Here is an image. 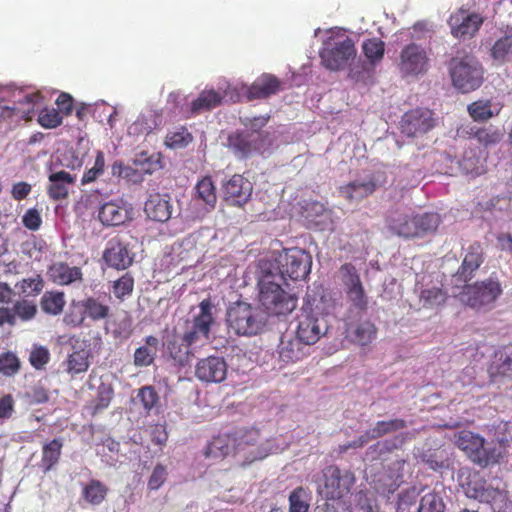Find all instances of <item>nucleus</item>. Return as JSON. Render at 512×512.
Masks as SVG:
<instances>
[{
    "mask_svg": "<svg viewBox=\"0 0 512 512\" xmlns=\"http://www.w3.org/2000/svg\"><path fill=\"white\" fill-rule=\"evenodd\" d=\"M441 223L438 213H415L406 207H397L388 212L386 226L388 230L404 239L424 238L434 234Z\"/></svg>",
    "mask_w": 512,
    "mask_h": 512,
    "instance_id": "obj_1",
    "label": "nucleus"
},
{
    "mask_svg": "<svg viewBox=\"0 0 512 512\" xmlns=\"http://www.w3.org/2000/svg\"><path fill=\"white\" fill-rule=\"evenodd\" d=\"M307 308L310 310L311 320H318L319 317L327 316L333 310L334 304L326 298L325 295H321L319 299L308 296Z\"/></svg>",
    "mask_w": 512,
    "mask_h": 512,
    "instance_id": "obj_43",
    "label": "nucleus"
},
{
    "mask_svg": "<svg viewBox=\"0 0 512 512\" xmlns=\"http://www.w3.org/2000/svg\"><path fill=\"white\" fill-rule=\"evenodd\" d=\"M41 98L39 92L25 94L23 98L18 101V104L27 105V108L0 105V121L13 119L18 114H21V117L30 118V113L33 112L35 105L39 103Z\"/></svg>",
    "mask_w": 512,
    "mask_h": 512,
    "instance_id": "obj_23",
    "label": "nucleus"
},
{
    "mask_svg": "<svg viewBox=\"0 0 512 512\" xmlns=\"http://www.w3.org/2000/svg\"><path fill=\"white\" fill-rule=\"evenodd\" d=\"M305 347L306 346L294 336V333L286 332L283 334L277 350L281 367L302 360L306 355Z\"/></svg>",
    "mask_w": 512,
    "mask_h": 512,
    "instance_id": "obj_19",
    "label": "nucleus"
},
{
    "mask_svg": "<svg viewBox=\"0 0 512 512\" xmlns=\"http://www.w3.org/2000/svg\"><path fill=\"white\" fill-rule=\"evenodd\" d=\"M504 453L505 449L502 443H486L484 440L481 448L474 454L473 462L482 467L493 465L499 462Z\"/></svg>",
    "mask_w": 512,
    "mask_h": 512,
    "instance_id": "obj_29",
    "label": "nucleus"
},
{
    "mask_svg": "<svg viewBox=\"0 0 512 512\" xmlns=\"http://www.w3.org/2000/svg\"><path fill=\"white\" fill-rule=\"evenodd\" d=\"M138 397L146 410H151L158 400L157 393L150 386L141 388Z\"/></svg>",
    "mask_w": 512,
    "mask_h": 512,
    "instance_id": "obj_64",
    "label": "nucleus"
},
{
    "mask_svg": "<svg viewBox=\"0 0 512 512\" xmlns=\"http://www.w3.org/2000/svg\"><path fill=\"white\" fill-rule=\"evenodd\" d=\"M98 218L105 226H118L128 219V211L118 202L110 201L100 207Z\"/></svg>",
    "mask_w": 512,
    "mask_h": 512,
    "instance_id": "obj_26",
    "label": "nucleus"
},
{
    "mask_svg": "<svg viewBox=\"0 0 512 512\" xmlns=\"http://www.w3.org/2000/svg\"><path fill=\"white\" fill-rule=\"evenodd\" d=\"M253 184L240 174H234L222 185L223 199L228 205L241 207L251 198Z\"/></svg>",
    "mask_w": 512,
    "mask_h": 512,
    "instance_id": "obj_13",
    "label": "nucleus"
},
{
    "mask_svg": "<svg viewBox=\"0 0 512 512\" xmlns=\"http://www.w3.org/2000/svg\"><path fill=\"white\" fill-rule=\"evenodd\" d=\"M22 222L29 230L36 231L42 224L41 215L35 208L28 209L22 218Z\"/></svg>",
    "mask_w": 512,
    "mask_h": 512,
    "instance_id": "obj_63",
    "label": "nucleus"
},
{
    "mask_svg": "<svg viewBox=\"0 0 512 512\" xmlns=\"http://www.w3.org/2000/svg\"><path fill=\"white\" fill-rule=\"evenodd\" d=\"M463 286L461 300L472 308H482L492 304L501 294L502 287L500 282L490 277L481 282H475L470 285L460 284Z\"/></svg>",
    "mask_w": 512,
    "mask_h": 512,
    "instance_id": "obj_6",
    "label": "nucleus"
},
{
    "mask_svg": "<svg viewBox=\"0 0 512 512\" xmlns=\"http://www.w3.org/2000/svg\"><path fill=\"white\" fill-rule=\"evenodd\" d=\"M485 260L484 249L481 243L474 242L470 244L464 255L462 264L454 275V282L456 286L466 284L471 281L476 271L483 264Z\"/></svg>",
    "mask_w": 512,
    "mask_h": 512,
    "instance_id": "obj_14",
    "label": "nucleus"
},
{
    "mask_svg": "<svg viewBox=\"0 0 512 512\" xmlns=\"http://www.w3.org/2000/svg\"><path fill=\"white\" fill-rule=\"evenodd\" d=\"M449 73L453 86L462 93L478 89L484 80V70L474 55L454 57L449 62Z\"/></svg>",
    "mask_w": 512,
    "mask_h": 512,
    "instance_id": "obj_5",
    "label": "nucleus"
},
{
    "mask_svg": "<svg viewBox=\"0 0 512 512\" xmlns=\"http://www.w3.org/2000/svg\"><path fill=\"white\" fill-rule=\"evenodd\" d=\"M196 376L203 382L220 383L226 379L227 364L221 357L202 359L197 363Z\"/></svg>",
    "mask_w": 512,
    "mask_h": 512,
    "instance_id": "obj_18",
    "label": "nucleus"
},
{
    "mask_svg": "<svg viewBox=\"0 0 512 512\" xmlns=\"http://www.w3.org/2000/svg\"><path fill=\"white\" fill-rule=\"evenodd\" d=\"M210 322H184L175 329V334L166 340L171 357L183 365L188 361L190 346L202 344L208 339Z\"/></svg>",
    "mask_w": 512,
    "mask_h": 512,
    "instance_id": "obj_2",
    "label": "nucleus"
},
{
    "mask_svg": "<svg viewBox=\"0 0 512 512\" xmlns=\"http://www.w3.org/2000/svg\"><path fill=\"white\" fill-rule=\"evenodd\" d=\"M80 306L84 317L94 320L105 318L109 313V306L96 298H87L80 303Z\"/></svg>",
    "mask_w": 512,
    "mask_h": 512,
    "instance_id": "obj_42",
    "label": "nucleus"
},
{
    "mask_svg": "<svg viewBox=\"0 0 512 512\" xmlns=\"http://www.w3.org/2000/svg\"><path fill=\"white\" fill-rule=\"evenodd\" d=\"M296 327L290 333L300 340L305 346L316 343L326 332L322 322H295Z\"/></svg>",
    "mask_w": 512,
    "mask_h": 512,
    "instance_id": "obj_27",
    "label": "nucleus"
},
{
    "mask_svg": "<svg viewBox=\"0 0 512 512\" xmlns=\"http://www.w3.org/2000/svg\"><path fill=\"white\" fill-rule=\"evenodd\" d=\"M199 312L193 316V320H214L218 314V303L215 298L207 297L198 305Z\"/></svg>",
    "mask_w": 512,
    "mask_h": 512,
    "instance_id": "obj_51",
    "label": "nucleus"
},
{
    "mask_svg": "<svg viewBox=\"0 0 512 512\" xmlns=\"http://www.w3.org/2000/svg\"><path fill=\"white\" fill-rule=\"evenodd\" d=\"M346 337L353 343L364 346L376 337L373 322H347Z\"/></svg>",
    "mask_w": 512,
    "mask_h": 512,
    "instance_id": "obj_24",
    "label": "nucleus"
},
{
    "mask_svg": "<svg viewBox=\"0 0 512 512\" xmlns=\"http://www.w3.org/2000/svg\"><path fill=\"white\" fill-rule=\"evenodd\" d=\"M107 487L98 480H90L82 487L83 499L92 505L100 504L106 497Z\"/></svg>",
    "mask_w": 512,
    "mask_h": 512,
    "instance_id": "obj_40",
    "label": "nucleus"
},
{
    "mask_svg": "<svg viewBox=\"0 0 512 512\" xmlns=\"http://www.w3.org/2000/svg\"><path fill=\"white\" fill-rule=\"evenodd\" d=\"M69 345L72 347L73 352L70 353L65 362H63V366L65 367V371L72 377L75 375L84 373L89 368V357L90 350L87 348V345L84 341H81L77 338H69L67 340ZM59 343H66V337H59Z\"/></svg>",
    "mask_w": 512,
    "mask_h": 512,
    "instance_id": "obj_12",
    "label": "nucleus"
},
{
    "mask_svg": "<svg viewBox=\"0 0 512 512\" xmlns=\"http://www.w3.org/2000/svg\"><path fill=\"white\" fill-rule=\"evenodd\" d=\"M282 89V81L273 74L263 73L247 87L244 96L247 101L266 99Z\"/></svg>",
    "mask_w": 512,
    "mask_h": 512,
    "instance_id": "obj_17",
    "label": "nucleus"
},
{
    "mask_svg": "<svg viewBox=\"0 0 512 512\" xmlns=\"http://www.w3.org/2000/svg\"><path fill=\"white\" fill-rule=\"evenodd\" d=\"M223 95L214 90H203L199 96L191 102V114L198 115L204 111H209L222 103Z\"/></svg>",
    "mask_w": 512,
    "mask_h": 512,
    "instance_id": "obj_32",
    "label": "nucleus"
},
{
    "mask_svg": "<svg viewBox=\"0 0 512 512\" xmlns=\"http://www.w3.org/2000/svg\"><path fill=\"white\" fill-rule=\"evenodd\" d=\"M50 353L43 346H34L30 352L29 361L36 369L43 368L49 361Z\"/></svg>",
    "mask_w": 512,
    "mask_h": 512,
    "instance_id": "obj_61",
    "label": "nucleus"
},
{
    "mask_svg": "<svg viewBox=\"0 0 512 512\" xmlns=\"http://www.w3.org/2000/svg\"><path fill=\"white\" fill-rule=\"evenodd\" d=\"M63 442L61 439H53L43 445L40 466L45 472L49 471L59 460Z\"/></svg>",
    "mask_w": 512,
    "mask_h": 512,
    "instance_id": "obj_39",
    "label": "nucleus"
},
{
    "mask_svg": "<svg viewBox=\"0 0 512 512\" xmlns=\"http://www.w3.org/2000/svg\"><path fill=\"white\" fill-rule=\"evenodd\" d=\"M465 492L468 497L489 502L497 496L499 490L488 484L485 480L474 477L467 483Z\"/></svg>",
    "mask_w": 512,
    "mask_h": 512,
    "instance_id": "obj_31",
    "label": "nucleus"
},
{
    "mask_svg": "<svg viewBox=\"0 0 512 512\" xmlns=\"http://www.w3.org/2000/svg\"><path fill=\"white\" fill-rule=\"evenodd\" d=\"M279 271L283 279L291 280L305 279L312 265V258L309 253L300 248L285 249L279 255Z\"/></svg>",
    "mask_w": 512,
    "mask_h": 512,
    "instance_id": "obj_7",
    "label": "nucleus"
},
{
    "mask_svg": "<svg viewBox=\"0 0 512 512\" xmlns=\"http://www.w3.org/2000/svg\"><path fill=\"white\" fill-rule=\"evenodd\" d=\"M258 288L259 302L270 316H286L297 306V298L286 292L271 273L260 278Z\"/></svg>",
    "mask_w": 512,
    "mask_h": 512,
    "instance_id": "obj_3",
    "label": "nucleus"
},
{
    "mask_svg": "<svg viewBox=\"0 0 512 512\" xmlns=\"http://www.w3.org/2000/svg\"><path fill=\"white\" fill-rule=\"evenodd\" d=\"M37 312V305L30 300L20 299L12 303V306H0V320L32 319Z\"/></svg>",
    "mask_w": 512,
    "mask_h": 512,
    "instance_id": "obj_22",
    "label": "nucleus"
},
{
    "mask_svg": "<svg viewBox=\"0 0 512 512\" xmlns=\"http://www.w3.org/2000/svg\"><path fill=\"white\" fill-rule=\"evenodd\" d=\"M105 167V158L104 153L102 151H97L95 162L92 168L88 169L82 179L81 183L83 185L91 183L95 181L100 175L103 174Z\"/></svg>",
    "mask_w": 512,
    "mask_h": 512,
    "instance_id": "obj_53",
    "label": "nucleus"
},
{
    "mask_svg": "<svg viewBox=\"0 0 512 512\" xmlns=\"http://www.w3.org/2000/svg\"><path fill=\"white\" fill-rule=\"evenodd\" d=\"M346 293L354 307L360 310L366 309L368 302L362 283L346 289Z\"/></svg>",
    "mask_w": 512,
    "mask_h": 512,
    "instance_id": "obj_57",
    "label": "nucleus"
},
{
    "mask_svg": "<svg viewBox=\"0 0 512 512\" xmlns=\"http://www.w3.org/2000/svg\"><path fill=\"white\" fill-rule=\"evenodd\" d=\"M38 123L47 129L56 128L62 124V116L55 108H45L38 115Z\"/></svg>",
    "mask_w": 512,
    "mask_h": 512,
    "instance_id": "obj_52",
    "label": "nucleus"
},
{
    "mask_svg": "<svg viewBox=\"0 0 512 512\" xmlns=\"http://www.w3.org/2000/svg\"><path fill=\"white\" fill-rule=\"evenodd\" d=\"M484 18L478 13H468L465 9L460 8L452 13L448 20L451 34L460 40L473 38L480 30Z\"/></svg>",
    "mask_w": 512,
    "mask_h": 512,
    "instance_id": "obj_9",
    "label": "nucleus"
},
{
    "mask_svg": "<svg viewBox=\"0 0 512 512\" xmlns=\"http://www.w3.org/2000/svg\"><path fill=\"white\" fill-rule=\"evenodd\" d=\"M305 497L306 493L303 488L292 491L289 496V512H308L309 504Z\"/></svg>",
    "mask_w": 512,
    "mask_h": 512,
    "instance_id": "obj_56",
    "label": "nucleus"
},
{
    "mask_svg": "<svg viewBox=\"0 0 512 512\" xmlns=\"http://www.w3.org/2000/svg\"><path fill=\"white\" fill-rule=\"evenodd\" d=\"M48 275L58 285H69L76 281H82V271L79 267H70L67 263L59 262L50 266Z\"/></svg>",
    "mask_w": 512,
    "mask_h": 512,
    "instance_id": "obj_25",
    "label": "nucleus"
},
{
    "mask_svg": "<svg viewBox=\"0 0 512 512\" xmlns=\"http://www.w3.org/2000/svg\"><path fill=\"white\" fill-rule=\"evenodd\" d=\"M356 55L353 39L340 32L327 37L319 52L321 64L329 71L344 70Z\"/></svg>",
    "mask_w": 512,
    "mask_h": 512,
    "instance_id": "obj_4",
    "label": "nucleus"
},
{
    "mask_svg": "<svg viewBox=\"0 0 512 512\" xmlns=\"http://www.w3.org/2000/svg\"><path fill=\"white\" fill-rule=\"evenodd\" d=\"M404 427L405 422L402 419L379 421L365 435L349 444V447H362L369 439L381 437L386 433L397 431Z\"/></svg>",
    "mask_w": 512,
    "mask_h": 512,
    "instance_id": "obj_28",
    "label": "nucleus"
},
{
    "mask_svg": "<svg viewBox=\"0 0 512 512\" xmlns=\"http://www.w3.org/2000/svg\"><path fill=\"white\" fill-rule=\"evenodd\" d=\"M195 189L199 199L210 206L215 205L217 197L215 186L211 177H203L197 182Z\"/></svg>",
    "mask_w": 512,
    "mask_h": 512,
    "instance_id": "obj_47",
    "label": "nucleus"
},
{
    "mask_svg": "<svg viewBox=\"0 0 512 512\" xmlns=\"http://www.w3.org/2000/svg\"><path fill=\"white\" fill-rule=\"evenodd\" d=\"M193 141L192 134L185 127H180L167 134L165 144L172 149H179L188 146Z\"/></svg>",
    "mask_w": 512,
    "mask_h": 512,
    "instance_id": "obj_48",
    "label": "nucleus"
},
{
    "mask_svg": "<svg viewBox=\"0 0 512 512\" xmlns=\"http://www.w3.org/2000/svg\"><path fill=\"white\" fill-rule=\"evenodd\" d=\"M144 212L150 220L166 222L171 218L172 205L168 195L154 193L145 202Z\"/></svg>",
    "mask_w": 512,
    "mask_h": 512,
    "instance_id": "obj_20",
    "label": "nucleus"
},
{
    "mask_svg": "<svg viewBox=\"0 0 512 512\" xmlns=\"http://www.w3.org/2000/svg\"><path fill=\"white\" fill-rule=\"evenodd\" d=\"M444 504L440 496L428 493L421 499L418 512H443Z\"/></svg>",
    "mask_w": 512,
    "mask_h": 512,
    "instance_id": "obj_55",
    "label": "nucleus"
},
{
    "mask_svg": "<svg viewBox=\"0 0 512 512\" xmlns=\"http://www.w3.org/2000/svg\"><path fill=\"white\" fill-rule=\"evenodd\" d=\"M19 291L26 296H37L44 289V280L40 274L24 278L15 285Z\"/></svg>",
    "mask_w": 512,
    "mask_h": 512,
    "instance_id": "obj_46",
    "label": "nucleus"
},
{
    "mask_svg": "<svg viewBox=\"0 0 512 512\" xmlns=\"http://www.w3.org/2000/svg\"><path fill=\"white\" fill-rule=\"evenodd\" d=\"M133 288L134 279L129 273H126L114 282L113 293L118 299H123L133 292Z\"/></svg>",
    "mask_w": 512,
    "mask_h": 512,
    "instance_id": "obj_54",
    "label": "nucleus"
},
{
    "mask_svg": "<svg viewBox=\"0 0 512 512\" xmlns=\"http://www.w3.org/2000/svg\"><path fill=\"white\" fill-rule=\"evenodd\" d=\"M103 258L108 266L117 270H125L132 265L134 254L128 248L127 243L115 237L108 242Z\"/></svg>",
    "mask_w": 512,
    "mask_h": 512,
    "instance_id": "obj_16",
    "label": "nucleus"
},
{
    "mask_svg": "<svg viewBox=\"0 0 512 512\" xmlns=\"http://www.w3.org/2000/svg\"><path fill=\"white\" fill-rule=\"evenodd\" d=\"M484 443V438L470 431H461L455 436V444L473 461L474 454Z\"/></svg>",
    "mask_w": 512,
    "mask_h": 512,
    "instance_id": "obj_35",
    "label": "nucleus"
},
{
    "mask_svg": "<svg viewBox=\"0 0 512 512\" xmlns=\"http://www.w3.org/2000/svg\"><path fill=\"white\" fill-rule=\"evenodd\" d=\"M362 51L369 63L376 64L383 59L385 43L379 38H370L363 42Z\"/></svg>",
    "mask_w": 512,
    "mask_h": 512,
    "instance_id": "obj_44",
    "label": "nucleus"
},
{
    "mask_svg": "<svg viewBox=\"0 0 512 512\" xmlns=\"http://www.w3.org/2000/svg\"><path fill=\"white\" fill-rule=\"evenodd\" d=\"M469 116L476 122H485L494 116H497L500 109L492 110L491 100H477L467 106Z\"/></svg>",
    "mask_w": 512,
    "mask_h": 512,
    "instance_id": "obj_38",
    "label": "nucleus"
},
{
    "mask_svg": "<svg viewBox=\"0 0 512 512\" xmlns=\"http://www.w3.org/2000/svg\"><path fill=\"white\" fill-rule=\"evenodd\" d=\"M48 180L47 194L49 198L59 201L68 197L69 189L75 183L76 176L67 171L60 170L52 172L48 176Z\"/></svg>",
    "mask_w": 512,
    "mask_h": 512,
    "instance_id": "obj_21",
    "label": "nucleus"
},
{
    "mask_svg": "<svg viewBox=\"0 0 512 512\" xmlns=\"http://www.w3.org/2000/svg\"><path fill=\"white\" fill-rule=\"evenodd\" d=\"M426 50L415 43L406 45L400 52L399 70L403 76H417L428 69Z\"/></svg>",
    "mask_w": 512,
    "mask_h": 512,
    "instance_id": "obj_11",
    "label": "nucleus"
},
{
    "mask_svg": "<svg viewBox=\"0 0 512 512\" xmlns=\"http://www.w3.org/2000/svg\"><path fill=\"white\" fill-rule=\"evenodd\" d=\"M20 360L12 353L7 352L0 355V374L11 377L18 373L20 370Z\"/></svg>",
    "mask_w": 512,
    "mask_h": 512,
    "instance_id": "obj_50",
    "label": "nucleus"
},
{
    "mask_svg": "<svg viewBox=\"0 0 512 512\" xmlns=\"http://www.w3.org/2000/svg\"><path fill=\"white\" fill-rule=\"evenodd\" d=\"M167 469L162 464H157L148 480V488L150 490H158L166 481Z\"/></svg>",
    "mask_w": 512,
    "mask_h": 512,
    "instance_id": "obj_62",
    "label": "nucleus"
},
{
    "mask_svg": "<svg viewBox=\"0 0 512 512\" xmlns=\"http://www.w3.org/2000/svg\"><path fill=\"white\" fill-rule=\"evenodd\" d=\"M377 188L373 178L366 181H354L344 187V193L349 200H361L373 194Z\"/></svg>",
    "mask_w": 512,
    "mask_h": 512,
    "instance_id": "obj_36",
    "label": "nucleus"
},
{
    "mask_svg": "<svg viewBox=\"0 0 512 512\" xmlns=\"http://www.w3.org/2000/svg\"><path fill=\"white\" fill-rule=\"evenodd\" d=\"M235 439L229 435L215 437L208 445L205 455L208 458L220 459L234 450Z\"/></svg>",
    "mask_w": 512,
    "mask_h": 512,
    "instance_id": "obj_34",
    "label": "nucleus"
},
{
    "mask_svg": "<svg viewBox=\"0 0 512 512\" xmlns=\"http://www.w3.org/2000/svg\"><path fill=\"white\" fill-rule=\"evenodd\" d=\"M490 56L500 65L512 61V29L507 30L494 42Z\"/></svg>",
    "mask_w": 512,
    "mask_h": 512,
    "instance_id": "obj_33",
    "label": "nucleus"
},
{
    "mask_svg": "<svg viewBox=\"0 0 512 512\" xmlns=\"http://www.w3.org/2000/svg\"><path fill=\"white\" fill-rule=\"evenodd\" d=\"M254 307L244 301L237 300L229 305L226 320H253Z\"/></svg>",
    "mask_w": 512,
    "mask_h": 512,
    "instance_id": "obj_45",
    "label": "nucleus"
},
{
    "mask_svg": "<svg viewBox=\"0 0 512 512\" xmlns=\"http://www.w3.org/2000/svg\"><path fill=\"white\" fill-rule=\"evenodd\" d=\"M436 125L434 112L428 108H415L404 113L400 121L401 132L408 137H419Z\"/></svg>",
    "mask_w": 512,
    "mask_h": 512,
    "instance_id": "obj_8",
    "label": "nucleus"
},
{
    "mask_svg": "<svg viewBox=\"0 0 512 512\" xmlns=\"http://www.w3.org/2000/svg\"><path fill=\"white\" fill-rule=\"evenodd\" d=\"M447 299V294L440 287H429L422 289L419 296V301L422 307L427 309L437 308L444 304Z\"/></svg>",
    "mask_w": 512,
    "mask_h": 512,
    "instance_id": "obj_41",
    "label": "nucleus"
},
{
    "mask_svg": "<svg viewBox=\"0 0 512 512\" xmlns=\"http://www.w3.org/2000/svg\"><path fill=\"white\" fill-rule=\"evenodd\" d=\"M499 373L512 372V346L506 347L495 354Z\"/></svg>",
    "mask_w": 512,
    "mask_h": 512,
    "instance_id": "obj_60",
    "label": "nucleus"
},
{
    "mask_svg": "<svg viewBox=\"0 0 512 512\" xmlns=\"http://www.w3.org/2000/svg\"><path fill=\"white\" fill-rule=\"evenodd\" d=\"M270 116H256L253 118L245 117L241 118V123L250 131L249 134L256 136L258 133H264L262 129L269 122Z\"/></svg>",
    "mask_w": 512,
    "mask_h": 512,
    "instance_id": "obj_59",
    "label": "nucleus"
},
{
    "mask_svg": "<svg viewBox=\"0 0 512 512\" xmlns=\"http://www.w3.org/2000/svg\"><path fill=\"white\" fill-rule=\"evenodd\" d=\"M467 133L469 138L475 139L484 147H490L500 143L504 136L503 130L493 125L482 127L473 126Z\"/></svg>",
    "mask_w": 512,
    "mask_h": 512,
    "instance_id": "obj_30",
    "label": "nucleus"
},
{
    "mask_svg": "<svg viewBox=\"0 0 512 512\" xmlns=\"http://www.w3.org/2000/svg\"><path fill=\"white\" fill-rule=\"evenodd\" d=\"M340 274L346 289L361 283L356 267L351 263H345L340 267Z\"/></svg>",
    "mask_w": 512,
    "mask_h": 512,
    "instance_id": "obj_58",
    "label": "nucleus"
},
{
    "mask_svg": "<svg viewBox=\"0 0 512 512\" xmlns=\"http://www.w3.org/2000/svg\"><path fill=\"white\" fill-rule=\"evenodd\" d=\"M65 306L64 293L59 291H46L40 300L41 309L50 315H58Z\"/></svg>",
    "mask_w": 512,
    "mask_h": 512,
    "instance_id": "obj_37",
    "label": "nucleus"
},
{
    "mask_svg": "<svg viewBox=\"0 0 512 512\" xmlns=\"http://www.w3.org/2000/svg\"><path fill=\"white\" fill-rule=\"evenodd\" d=\"M324 485L318 487V493L326 499H340L350 490L353 478L349 473L342 474L334 466L324 470Z\"/></svg>",
    "mask_w": 512,
    "mask_h": 512,
    "instance_id": "obj_10",
    "label": "nucleus"
},
{
    "mask_svg": "<svg viewBox=\"0 0 512 512\" xmlns=\"http://www.w3.org/2000/svg\"><path fill=\"white\" fill-rule=\"evenodd\" d=\"M268 138V133H258L256 136L247 132H234L228 136V147L239 157H247L253 152L260 151Z\"/></svg>",
    "mask_w": 512,
    "mask_h": 512,
    "instance_id": "obj_15",
    "label": "nucleus"
},
{
    "mask_svg": "<svg viewBox=\"0 0 512 512\" xmlns=\"http://www.w3.org/2000/svg\"><path fill=\"white\" fill-rule=\"evenodd\" d=\"M228 332L239 336H253L264 328V322H227Z\"/></svg>",
    "mask_w": 512,
    "mask_h": 512,
    "instance_id": "obj_49",
    "label": "nucleus"
}]
</instances>
